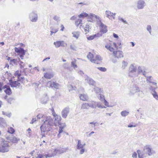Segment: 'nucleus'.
Returning <instances> with one entry per match:
<instances>
[{
	"label": "nucleus",
	"mask_w": 158,
	"mask_h": 158,
	"mask_svg": "<svg viewBox=\"0 0 158 158\" xmlns=\"http://www.w3.org/2000/svg\"><path fill=\"white\" fill-rule=\"evenodd\" d=\"M44 119V121L42 120V121H44V123L40 127L41 132L42 133L43 132L47 133L50 131L53 125V120L50 116H46Z\"/></svg>",
	"instance_id": "1"
},
{
	"label": "nucleus",
	"mask_w": 158,
	"mask_h": 158,
	"mask_svg": "<svg viewBox=\"0 0 158 158\" xmlns=\"http://www.w3.org/2000/svg\"><path fill=\"white\" fill-rule=\"evenodd\" d=\"M54 118L55 120L53 121V124L55 126H58L59 127V134L57 135L58 138H59L60 137V134L63 132V130L66 127V125L65 123H60L61 118L60 115H56Z\"/></svg>",
	"instance_id": "2"
},
{
	"label": "nucleus",
	"mask_w": 158,
	"mask_h": 158,
	"mask_svg": "<svg viewBox=\"0 0 158 158\" xmlns=\"http://www.w3.org/2000/svg\"><path fill=\"white\" fill-rule=\"evenodd\" d=\"M137 68L134 64H131L130 66L128 69V76L131 77H135L138 76L137 73Z\"/></svg>",
	"instance_id": "3"
},
{
	"label": "nucleus",
	"mask_w": 158,
	"mask_h": 158,
	"mask_svg": "<svg viewBox=\"0 0 158 158\" xmlns=\"http://www.w3.org/2000/svg\"><path fill=\"white\" fill-rule=\"evenodd\" d=\"M143 151L144 152V154H145L146 157L148 156H151L156 154L155 151L150 147V146L149 145H147L144 146L143 148Z\"/></svg>",
	"instance_id": "4"
},
{
	"label": "nucleus",
	"mask_w": 158,
	"mask_h": 158,
	"mask_svg": "<svg viewBox=\"0 0 158 158\" xmlns=\"http://www.w3.org/2000/svg\"><path fill=\"white\" fill-rule=\"evenodd\" d=\"M85 145V143L83 144H82L81 141L79 140H78L76 148L77 149L80 150L79 154H82L85 152V149L84 148V147Z\"/></svg>",
	"instance_id": "5"
},
{
	"label": "nucleus",
	"mask_w": 158,
	"mask_h": 158,
	"mask_svg": "<svg viewBox=\"0 0 158 158\" xmlns=\"http://www.w3.org/2000/svg\"><path fill=\"white\" fill-rule=\"evenodd\" d=\"M157 89V87H155L152 85H150L149 87L151 93L153 95V98L156 99L158 100V94L156 91V90Z\"/></svg>",
	"instance_id": "6"
},
{
	"label": "nucleus",
	"mask_w": 158,
	"mask_h": 158,
	"mask_svg": "<svg viewBox=\"0 0 158 158\" xmlns=\"http://www.w3.org/2000/svg\"><path fill=\"white\" fill-rule=\"evenodd\" d=\"M29 18L31 21L32 22H36L38 19L37 14L35 12L33 11L30 13Z\"/></svg>",
	"instance_id": "7"
},
{
	"label": "nucleus",
	"mask_w": 158,
	"mask_h": 158,
	"mask_svg": "<svg viewBox=\"0 0 158 158\" xmlns=\"http://www.w3.org/2000/svg\"><path fill=\"white\" fill-rule=\"evenodd\" d=\"M139 90V88L138 86L136 85H133L130 88L129 94L130 95H133Z\"/></svg>",
	"instance_id": "8"
},
{
	"label": "nucleus",
	"mask_w": 158,
	"mask_h": 158,
	"mask_svg": "<svg viewBox=\"0 0 158 158\" xmlns=\"http://www.w3.org/2000/svg\"><path fill=\"white\" fill-rule=\"evenodd\" d=\"M112 46H114L116 48H117L116 44L115 43H112L111 41H110V42H109L108 44L105 45V47L106 49H108L110 52H112L114 50V48L112 47Z\"/></svg>",
	"instance_id": "9"
},
{
	"label": "nucleus",
	"mask_w": 158,
	"mask_h": 158,
	"mask_svg": "<svg viewBox=\"0 0 158 158\" xmlns=\"http://www.w3.org/2000/svg\"><path fill=\"white\" fill-rule=\"evenodd\" d=\"M48 87L52 88H54L56 89H58L60 86V85L58 83L54 81H50L47 83Z\"/></svg>",
	"instance_id": "10"
},
{
	"label": "nucleus",
	"mask_w": 158,
	"mask_h": 158,
	"mask_svg": "<svg viewBox=\"0 0 158 158\" xmlns=\"http://www.w3.org/2000/svg\"><path fill=\"white\" fill-rule=\"evenodd\" d=\"M146 6V3L143 0H139L137 1L136 7L138 9H142Z\"/></svg>",
	"instance_id": "11"
},
{
	"label": "nucleus",
	"mask_w": 158,
	"mask_h": 158,
	"mask_svg": "<svg viewBox=\"0 0 158 158\" xmlns=\"http://www.w3.org/2000/svg\"><path fill=\"white\" fill-rule=\"evenodd\" d=\"M113 54L115 57L118 59L121 58L123 57V52L121 51H114Z\"/></svg>",
	"instance_id": "12"
},
{
	"label": "nucleus",
	"mask_w": 158,
	"mask_h": 158,
	"mask_svg": "<svg viewBox=\"0 0 158 158\" xmlns=\"http://www.w3.org/2000/svg\"><path fill=\"white\" fill-rule=\"evenodd\" d=\"M137 73L138 74V75L142 73L143 75L145 76L147 73L145 71V68L143 66H139L137 69Z\"/></svg>",
	"instance_id": "13"
},
{
	"label": "nucleus",
	"mask_w": 158,
	"mask_h": 158,
	"mask_svg": "<svg viewBox=\"0 0 158 158\" xmlns=\"http://www.w3.org/2000/svg\"><path fill=\"white\" fill-rule=\"evenodd\" d=\"M54 44L56 48H58L60 46L65 47L67 46V44L64 41H57L54 43Z\"/></svg>",
	"instance_id": "14"
},
{
	"label": "nucleus",
	"mask_w": 158,
	"mask_h": 158,
	"mask_svg": "<svg viewBox=\"0 0 158 158\" xmlns=\"http://www.w3.org/2000/svg\"><path fill=\"white\" fill-rule=\"evenodd\" d=\"M105 14L106 17L110 19H112V18L114 19L115 16L116 15L115 13H113L109 10H106L105 11Z\"/></svg>",
	"instance_id": "15"
},
{
	"label": "nucleus",
	"mask_w": 158,
	"mask_h": 158,
	"mask_svg": "<svg viewBox=\"0 0 158 158\" xmlns=\"http://www.w3.org/2000/svg\"><path fill=\"white\" fill-rule=\"evenodd\" d=\"M69 107L65 108L61 112L62 117L64 118H66L69 113Z\"/></svg>",
	"instance_id": "16"
},
{
	"label": "nucleus",
	"mask_w": 158,
	"mask_h": 158,
	"mask_svg": "<svg viewBox=\"0 0 158 158\" xmlns=\"http://www.w3.org/2000/svg\"><path fill=\"white\" fill-rule=\"evenodd\" d=\"M15 52L19 55H25L26 51L23 48H21L15 47Z\"/></svg>",
	"instance_id": "17"
},
{
	"label": "nucleus",
	"mask_w": 158,
	"mask_h": 158,
	"mask_svg": "<svg viewBox=\"0 0 158 158\" xmlns=\"http://www.w3.org/2000/svg\"><path fill=\"white\" fill-rule=\"evenodd\" d=\"M9 82L11 87H15L17 88H19L21 85L20 83L16 81H13L12 80H10Z\"/></svg>",
	"instance_id": "18"
},
{
	"label": "nucleus",
	"mask_w": 158,
	"mask_h": 158,
	"mask_svg": "<svg viewBox=\"0 0 158 158\" xmlns=\"http://www.w3.org/2000/svg\"><path fill=\"white\" fill-rule=\"evenodd\" d=\"M3 89L6 94L10 95L12 93L11 90L10 86L5 85L3 86Z\"/></svg>",
	"instance_id": "19"
},
{
	"label": "nucleus",
	"mask_w": 158,
	"mask_h": 158,
	"mask_svg": "<svg viewBox=\"0 0 158 158\" xmlns=\"http://www.w3.org/2000/svg\"><path fill=\"white\" fill-rule=\"evenodd\" d=\"M99 23L100 27L101 28V31L103 33H106L107 31V27L101 22V20L99 21Z\"/></svg>",
	"instance_id": "20"
},
{
	"label": "nucleus",
	"mask_w": 158,
	"mask_h": 158,
	"mask_svg": "<svg viewBox=\"0 0 158 158\" xmlns=\"http://www.w3.org/2000/svg\"><path fill=\"white\" fill-rule=\"evenodd\" d=\"M88 18L89 19H98L99 21H101V18L99 17L92 13H90L89 15H88Z\"/></svg>",
	"instance_id": "21"
},
{
	"label": "nucleus",
	"mask_w": 158,
	"mask_h": 158,
	"mask_svg": "<svg viewBox=\"0 0 158 158\" xmlns=\"http://www.w3.org/2000/svg\"><path fill=\"white\" fill-rule=\"evenodd\" d=\"M137 152L138 155V157L139 158H144V157H146V156L144 154V152H142L140 150H138L137 151Z\"/></svg>",
	"instance_id": "22"
},
{
	"label": "nucleus",
	"mask_w": 158,
	"mask_h": 158,
	"mask_svg": "<svg viewBox=\"0 0 158 158\" xmlns=\"http://www.w3.org/2000/svg\"><path fill=\"white\" fill-rule=\"evenodd\" d=\"M94 57L93 55L90 52H89L87 55V57L89 59L90 61L92 63H96V60L94 59H92Z\"/></svg>",
	"instance_id": "23"
},
{
	"label": "nucleus",
	"mask_w": 158,
	"mask_h": 158,
	"mask_svg": "<svg viewBox=\"0 0 158 158\" xmlns=\"http://www.w3.org/2000/svg\"><path fill=\"white\" fill-rule=\"evenodd\" d=\"M85 80H86L88 83L90 85L93 86L96 85L95 82L92 79L87 77L86 78Z\"/></svg>",
	"instance_id": "24"
},
{
	"label": "nucleus",
	"mask_w": 158,
	"mask_h": 158,
	"mask_svg": "<svg viewBox=\"0 0 158 158\" xmlns=\"http://www.w3.org/2000/svg\"><path fill=\"white\" fill-rule=\"evenodd\" d=\"M9 151V148L6 147L3 145H0V152L3 153L7 152Z\"/></svg>",
	"instance_id": "25"
},
{
	"label": "nucleus",
	"mask_w": 158,
	"mask_h": 158,
	"mask_svg": "<svg viewBox=\"0 0 158 158\" xmlns=\"http://www.w3.org/2000/svg\"><path fill=\"white\" fill-rule=\"evenodd\" d=\"M20 59L19 58L16 59H11V60H10V64L12 65L14 64L17 65L20 61Z\"/></svg>",
	"instance_id": "26"
},
{
	"label": "nucleus",
	"mask_w": 158,
	"mask_h": 158,
	"mask_svg": "<svg viewBox=\"0 0 158 158\" xmlns=\"http://www.w3.org/2000/svg\"><path fill=\"white\" fill-rule=\"evenodd\" d=\"M102 35L99 33L95 34L93 35H91L89 37H87V38L88 40H93L94 38H98L102 36Z\"/></svg>",
	"instance_id": "27"
},
{
	"label": "nucleus",
	"mask_w": 158,
	"mask_h": 158,
	"mask_svg": "<svg viewBox=\"0 0 158 158\" xmlns=\"http://www.w3.org/2000/svg\"><path fill=\"white\" fill-rule=\"evenodd\" d=\"M80 99L83 101H87L88 99V97L87 94H81L79 96Z\"/></svg>",
	"instance_id": "28"
},
{
	"label": "nucleus",
	"mask_w": 158,
	"mask_h": 158,
	"mask_svg": "<svg viewBox=\"0 0 158 158\" xmlns=\"http://www.w3.org/2000/svg\"><path fill=\"white\" fill-rule=\"evenodd\" d=\"M1 144L3 145L6 147L8 148L10 147L8 142L5 141L3 138L1 139Z\"/></svg>",
	"instance_id": "29"
},
{
	"label": "nucleus",
	"mask_w": 158,
	"mask_h": 158,
	"mask_svg": "<svg viewBox=\"0 0 158 158\" xmlns=\"http://www.w3.org/2000/svg\"><path fill=\"white\" fill-rule=\"evenodd\" d=\"M48 97L47 95H46L43 97L41 99V101L42 103L45 104L48 101Z\"/></svg>",
	"instance_id": "30"
},
{
	"label": "nucleus",
	"mask_w": 158,
	"mask_h": 158,
	"mask_svg": "<svg viewBox=\"0 0 158 158\" xmlns=\"http://www.w3.org/2000/svg\"><path fill=\"white\" fill-rule=\"evenodd\" d=\"M89 103H84L81 105V109H89Z\"/></svg>",
	"instance_id": "31"
},
{
	"label": "nucleus",
	"mask_w": 158,
	"mask_h": 158,
	"mask_svg": "<svg viewBox=\"0 0 158 158\" xmlns=\"http://www.w3.org/2000/svg\"><path fill=\"white\" fill-rule=\"evenodd\" d=\"M97 103V102L92 101L89 103L90 107L93 108H96Z\"/></svg>",
	"instance_id": "32"
},
{
	"label": "nucleus",
	"mask_w": 158,
	"mask_h": 158,
	"mask_svg": "<svg viewBox=\"0 0 158 158\" xmlns=\"http://www.w3.org/2000/svg\"><path fill=\"white\" fill-rule=\"evenodd\" d=\"M94 90L96 93L99 94L102 93L103 91L102 88L96 87L94 88Z\"/></svg>",
	"instance_id": "33"
},
{
	"label": "nucleus",
	"mask_w": 158,
	"mask_h": 158,
	"mask_svg": "<svg viewBox=\"0 0 158 158\" xmlns=\"http://www.w3.org/2000/svg\"><path fill=\"white\" fill-rule=\"evenodd\" d=\"M73 35V36L76 39H78L80 36V32L78 31H75L72 32Z\"/></svg>",
	"instance_id": "34"
},
{
	"label": "nucleus",
	"mask_w": 158,
	"mask_h": 158,
	"mask_svg": "<svg viewBox=\"0 0 158 158\" xmlns=\"http://www.w3.org/2000/svg\"><path fill=\"white\" fill-rule=\"evenodd\" d=\"M128 63L127 61L124 60H123L122 62L121 68L124 69L127 66Z\"/></svg>",
	"instance_id": "35"
},
{
	"label": "nucleus",
	"mask_w": 158,
	"mask_h": 158,
	"mask_svg": "<svg viewBox=\"0 0 158 158\" xmlns=\"http://www.w3.org/2000/svg\"><path fill=\"white\" fill-rule=\"evenodd\" d=\"M10 141L12 142L13 143H18V141L19 140V139H17V138L14 137H10L9 139Z\"/></svg>",
	"instance_id": "36"
},
{
	"label": "nucleus",
	"mask_w": 158,
	"mask_h": 158,
	"mask_svg": "<svg viewBox=\"0 0 158 158\" xmlns=\"http://www.w3.org/2000/svg\"><path fill=\"white\" fill-rule=\"evenodd\" d=\"M146 77V81L147 83H150L152 82V81H153V78L152 76H147L146 75L145 76H144Z\"/></svg>",
	"instance_id": "37"
},
{
	"label": "nucleus",
	"mask_w": 158,
	"mask_h": 158,
	"mask_svg": "<svg viewBox=\"0 0 158 158\" xmlns=\"http://www.w3.org/2000/svg\"><path fill=\"white\" fill-rule=\"evenodd\" d=\"M6 124L5 119L2 118L0 117V126H4Z\"/></svg>",
	"instance_id": "38"
},
{
	"label": "nucleus",
	"mask_w": 158,
	"mask_h": 158,
	"mask_svg": "<svg viewBox=\"0 0 158 158\" xmlns=\"http://www.w3.org/2000/svg\"><path fill=\"white\" fill-rule=\"evenodd\" d=\"M88 14L85 12L81 13V14L78 15V17L79 18H83L84 17H88Z\"/></svg>",
	"instance_id": "39"
},
{
	"label": "nucleus",
	"mask_w": 158,
	"mask_h": 158,
	"mask_svg": "<svg viewBox=\"0 0 158 158\" xmlns=\"http://www.w3.org/2000/svg\"><path fill=\"white\" fill-rule=\"evenodd\" d=\"M44 77L46 78L51 79L53 77V76L51 74L49 73H46L44 74Z\"/></svg>",
	"instance_id": "40"
},
{
	"label": "nucleus",
	"mask_w": 158,
	"mask_h": 158,
	"mask_svg": "<svg viewBox=\"0 0 158 158\" xmlns=\"http://www.w3.org/2000/svg\"><path fill=\"white\" fill-rule=\"evenodd\" d=\"M129 113V112L126 110H123L121 112V115L123 117H126L127 116Z\"/></svg>",
	"instance_id": "41"
},
{
	"label": "nucleus",
	"mask_w": 158,
	"mask_h": 158,
	"mask_svg": "<svg viewBox=\"0 0 158 158\" xmlns=\"http://www.w3.org/2000/svg\"><path fill=\"white\" fill-rule=\"evenodd\" d=\"M97 107L100 108H106V107L102 105L101 103L100 102H97L96 107Z\"/></svg>",
	"instance_id": "42"
},
{
	"label": "nucleus",
	"mask_w": 158,
	"mask_h": 158,
	"mask_svg": "<svg viewBox=\"0 0 158 158\" xmlns=\"http://www.w3.org/2000/svg\"><path fill=\"white\" fill-rule=\"evenodd\" d=\"M53 19L57 23L60 22V17L56 15L53 16Z\"/></svg>",
	"instance_id": "43"
},
{
	"label": "nucleus",
	"mask_w": 158,
	"mask_h": 158,
	"mask_svg": "<svg viewBox=\"0 0 158 158\" xmlns=\"http://www.w3.org/2000/svg\"><path fill=\"white\" fill-rule=\"evenodd\" d=\"M74 61H72L71 62V66L73 67L74 69L77 67V65L76 64V60L74 59Z\"/></svg>",
	"instance_id": "44"
},
{
	"label": "nucleus",
	"mask_w": 158,
	"mask_h": 158,
	"mask_svg": "<svg viewBox=\"0 0 158 158\" xmlns=\"http://www.w3.org/2000/svg\"><path fill=\"white\" fill-rule=\"evenodd\" d=\"M48 156V155L47 154L43 155L42 154H39L36 158H47Z\"/></svg>",
	"instance_id": "45"
},
{
	"label": "nucleus",
	"mask_w": 158,
	"mask_h": 158,
	"mask_svg": "<svg viewBox=\"0 0 158 158\" xmlns=\"http://www.w3.org/2000/svg\"><path fill=\"white\" fill-rule=\"evenodd\" d=\"M91 27L87 23L86 24L85 28H84L85 31V32L86 31H89V30L90 29Z\"/></svg>",
	"instance_id": "46"
},
{
	"label": "nucleus",
	"mask_w": 158,
	"mask_h": 158,
	"mask_svg": "<svg viewBox=\"0 0 158 158\" xmlns=\"http://www.w3.org/2000/svg\"><path fill=\"white\" fill-rule=\"evenodd\" d=\"M82 22V20L81 19H78L75 22L76 25L78 27L80 24Z\"/></svg>",
	"instance_id": "47"
},
{
	"label": "nucleus",
	"mask_w": 158,
	"mask_h": 158,
	"mask_svg": "<svg viewBox=\"0 0 158 158\" xmlns=\"http://www.w3.org/2000/svg\"><path fill=\"white\" fill-rule=\"evenodd\" d=\"M138 92V96L139 97H143L144 94L142 91L140 90L139 89V91H138V92Z\"/></svg>",
	"instance_id": "48"
},
{
	"label": "nucleus",
	"mask_w": 158,
	"mask_h": 158,
	"mask_svg": "<svg viewBox=\"0 0 158 158\" xmlns=\"http://www.w3.org/2000/svg\"><path fill=\"white\" fill-rule=\"evenodd\" d=\"M147 30L149 32V33L151 34L152 32V27L150 25H148L147 27Z\"/></svg>",
	"instance_id": "49"
},
{
	"label": "nucleus",
	"mask_w": 158,
	"mask_h": 158,
	"mask_svg": "<svg viewBox=\"0 0 158 158\" xmlns=\"http://www.w3.org/2000/svg\"><path fill=\"white\" fill-rule=\"evenodd\" d=\"M7 131L10 134H13L15 132V130L12 127H10L8 128Z\"/></svg>",
	"instance_id": "50"
},
{
	"label": "nucleus",
	"mask_w": 158,
	"mask_h": 158,
	"mask_svg": "<svg viewBox=\"0 0 158 158\" xmlns=\"http://www.w3.org/2000/svg\"><path fill=\"white\" fill-rule=\"evenodd\" d=\"M68 88L69 90L70 91L73 90H75L76 88L74 86L71 85H69L68 86Z\"/></svg>",
	"instance_id": "51"
},
{
	"label": "nucleus",
	"mask_w": 158,
	"mask_h": 158,
	"mask_svg": "<svg viewBox=\"0 0 158 158\" xmlns=\"http://www.w3.org/2000/svg\"><path fill=\"white\" fill-rule=\"evenodd\" d=\"M2 114L3 115H6L9 117H10L11 115V113H8L3 111H2Z\"/></svg>",
	"instance_id": "52"
},
{
	"label": "nucleus",
	"mask_w": 158,
	"mask_h": 158,
	"mask_svg": "<svg viewBox=\"0 0 158 158\" xmlns=\"http://www.w3.org/2000/svg\"><path fill=\"white\" fill-rule=\"evenodd\" d=\"M119 20H120L123 23L126 24H128V23L126 20H124L121 17H119L118 18Z\"/></svg>",
	"instance_id": "53"
},
{
	"label": "nucleus",
	"mask_w": 158,
	"mask_h": 158,
	"mask_svg": "<svg viewBox=\"0 0 158 158\" xmlns=\"http://www.w3.org/2000/svg\"><path fill=\"white\" fill-rule=\"evenodd\" d=\"M97 69L102 72H106V69L105 67H98Z\"/></svg>",
	"instance_id": "54"
},
{
	"label": "nucleus",
	"mask_w": 158,
	"mask_h": 158,
	"mask_svg": "<svg viewBox=\"0 0 158 158\" xmlns=\"http://www.w3.org/2000/svg\"><path fill=\"white\" fill-rule=\"evenodd\" d=\"M99 94L100 95L99 97V100L101 101H104V99H105L104 96L100 94Z\"/></svg>",
	"instance_id": "55"
},
{
	"label": "nucleus",
	"mask_w": 158,
	"mask_h": 158,
	"mask_svg": "<svg viewBox=\"0 0 158 158\" xmlns=\"http://www.w3.org/2000/svg\"><path fill=\"white\" fill-rule=\"evenodd\" d=\"M58 31V30L57 29H52L51 30L50 32L51 33V35H52V34L53 33H55Z\"/></svg>",
	"instance_id": "56"
},
{
	"label": "nucleus",
	"mask_w": 158,
	"mask_h": 158,
	"mask_svg": "<svg viewBox=\"0 0 158 158\" xmlns=\"http://www.w3.org/2000/svg\"><path fill=\"white\" fill-rule=\"evenodd\" d=\"M14 99L13 98H10L7 99V101L9 103L11 104L13 101Z\"/></svg>",
	"instance_id": "57"
},
{
	"label": "nucleus",
	"mask_w": 158,
	"mask_h": 158,
	"mask_svg": "<svg viewBox=\"0 0 158 158\" xmlns=\"http://www.w3.org/2000/svg\"><path fill=\"white\" fill-rule=\"evenodd\" d=\"M95 58H96L95 60H96V61H97V60H102L101 57L100 56H99V55H97L96 56ZM94 59L95 60V59ZM96 63L98 64V63L96 62Z\"/></svg>",
	"instance_id": "58"
},
{
	"label": "nucleus",
	"mask_w": 158,
	"mask_h": 158,
	"mask_svg": "<svg viewBox=\"0 0 158 158\" xmlns=\"http://www.w3.org/2000/svg\"><path fill=\"white\" fill-rule=\"evenodd\" d=\"M43 116H44V115L43 114H39L37 115V119H40L41 118H44L45 117H43ZM44 121L45 120L44 119Z\"/></svg>",
	"instance_id": "59"
},
{
	"label": "nucleus",
	"mask_w": 158,
	"mask_h": 158,
	"mask_svg": "<svg viewBox=\"0 0 158 158\" xmlns=\"http://www.w3.org/2000/svg\"><path fill=\"white\" fill-rule=\"evenodd\" d=\"M3 83L0 82V92H2L3 89Z\"/></svg>",
	"instance_id": "60"
},
{
	"label": "nucleus",
	"mask_w": 158,
	"mask_h": 158,
	"mask_svg": "<svg viewBox=\"0 0 158 158\" xmlns=\"http://www.w3.org/2000/svg\"><path fill=\"white\" fill-rule=\"evenodd\" d=\"M104 103L105 105L106 106L108 107H111V106L109 105L108 102L105 99H104Z\"/></svg>",
	"instance_id": "61"
},
{
	"label": "nucleus",
	"mask_w": 158,
	"mask_h": 158,
	"mask_svg": "<svg viewBox=\"0 0 158 158\" xmlns=\"http://www.w3.org/2000/svg\"><path fill=\"white\" fill-rule=\"evenodd\" d=\"M70 48L71 49L76 51V47L74 45H70Z\"/></svg>",
	"instance_id": "62"
},
{
	"label": "nucleus",
	"mask_w": 158,
	"mask_h": 158,
	"mask_svg": "<svg viewBox=\"0 0 158 158\" xmlns=\"http://www.w3.org/2000/svg\"><path fill=\"white\" fill-rule=\"evenodd\" d=\"M132 157L133 158H137V154L135 152H134L132 154Z\"/></svg>",
	"instance_id": "63"
},
{
	"label": "nucleus",
	"mask_w": 158,
	"mask_h": 158,
	"mask_svg": "<svg viewBox=\"0 0 158 158\" xmlns=\"http://www.w3.org/2000/svg\"><path fill=\"white\" fill-rule=\"evenodd\" d=\"M136 124H130L129 125H128V127H135L136 126Z\"/></svg>",
	"instance_id": "64"
}]
</instances>
